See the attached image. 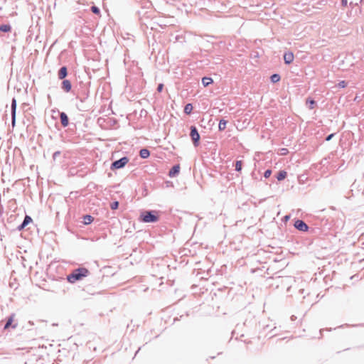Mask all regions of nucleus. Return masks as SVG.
Listing matches in <instances>:
<instances>
[{
    "label": "nucleus",
    "instance_id": "obj_16",
    "mask_svg": "<svg viewBox=\"0 0 364 364\" xmlns=\"http://www.w3.org/2000/svg\"><path fill=\"white\" fill-rule=\"evenodd\" d=\"M276 177L278 181H282L287 177V172L285 171H280Z\"/></svg>",
    "mask_w": 364,
    "mask_h": 364
},
{
    "label": "nucleus",
    "instance_id": "obj_3",
    "mask_svg": "<svg viewBox=\"0 0 364 364\" xmlns=\"http://www.w3.org/2000/svg\"><path fill=\"white\" fill-rule=\"evenodd\" d=\"M190 136L192 139L193 144L194 146L197 147L199 145V141L200 139L198 129L195 126H191L190 127Z\"/></svg>",
    "mask_w": 364,
    "mask_h": 364
},
{
    "label": "nucleus",
    "instance_id": "obj_20",
    "mask_svg": "<svg viewBox=\"0 0 364 364\" xmlns=\"http://www.w3.org/2000/svg\"><path fill=\"white\" fill-rule=\"evenodd\" d=\"M306 104L309 105L310 109H314L316 102L312 99H307Z\"/></svg>",
    "mask_w": 364,
    "mask_h": 364
},
{
    "label": "nucleus",
    "instance_id": "obj_23",
    "mask_svg": "<svg viewBox=\"0 0 364 364\" xmlns=\"http://www.w3.org/2000/svg\"><path fill=\"white\" fill-rule=\"evenodd\" d=\"M119 207V202L118 201H114L110 204V208L112 210H116Z\"/></svg>",
    "mask_w": 364,
    "mask_h": 364
},
{
    "label": "nucleus",
    "instance_id": "obj_18",
    "mask_svg": "<svg viewBox=\"0 0 364 364\" xmlns=\"http://www.w3.org/2000/svg\"><path fill=\"white\" fill-rule=\"evenodd\" d=\"M193 110V106L191 104L188 103L184 107V112L186 114H190Z\"/></svg>",
    "mask_w": 364,
    "mask_h": 364
},
{
    "label": "nucleus",
    "instance_id": "obj_2",
    "mask_svg": "<svg viewBox=\"0 0 364 364\" xmlns=\"http://www.w3.org/2000/svg\"><path fill=\"white\" fill-rule=\"evenodd\" d=\"M141 220L144 223H155L158 221L159 216L152 210L144 211L141 214Z\"/></svg>",
    "mask_w": 364,
    "mask_h": 364
},
{
    "label": "nucleus",
    "instance_id": "obj_17",
    "mask_svg": "<svg viewBox=\"0 0 364 364\" xmlns=\"http://www.w3.org/2000/svg\"><path fill=\"white\" fill-rule=\"evenodd\" d=\"M270 79L273 83H276L280 80L281 77L279 74L275 73L271 75Z\"/></svg>",
    "mask_w": 364,
    "mask_h": 364
},
{
    "label": "nucleus",
    "instance_id": "obj_28",
    "mask_svg": "<svg viewBox=\"0 0 364 364\" xmlns=\"http://www.w3.org/2000/svg\"><path fill=\"white\" fill-rule=\"evenodd\" d=\"M60 154H61V152L60 151H57L54 152L53 154V160H55L57 159V157L60 155Z\"/></svg>",
    "mask_w": 364,
    "mask_h": 364
},
{
    "label": "nucleus",
    "instance_id": "obj_1",
    "mask_svg": "<svg viewBox=\"0 0 364 364\" xmlns=\"http://www.w3.org/2000/svg\"><path fill=\"white\" fill-rule=\"evenodd\" d=\"M90 271L85 267H79L72 271L70 274L67 276V281L69 283L74 284L77 281L82 280L83 278L89 276Z\"/></svg>",
    "mask_w": 364,
    "mask_h": 364
},
{
    "label": "nucleus",
    "instance_id": "obj_21",
    "mask_svg": "<svg viewBox=\"0 0 364 364\" xmlns=\"http://www.w3.org/2000/svg\"><path fill=\"white\" fill-rule=\"evenodd\" d=\"M32 222V218L29 216L26 215L24 216V228L28 225L29 223Z\"/></svg>",
    "mask_w": 364,
    "mask_h": 364
},
{
    "label": "nucleus",
    "instance_id": "obj_25",
    "mask_svg": "<svg viewBox=\"0 0 364 364\" xmlns=\"http://www.w3.org/2000/svg\"><path fill=\"white\" fill-rule=\"evenodd\" d=\"M91 11L95 14H98L100 12V9L95 6L91 7Z\"/></svg>",
    "mask_w": 364,
    "mask_h": 364
},
{
    "label": "nucleus",
    "instance_id": "obj_4",
    "mask_svg": "<svg viewBox=\"0 0 364 364\" xmlns=\"http://www.w3.org/2000/svg\"><path fill=\"white\" fill-rule=\"evenodd\" d=\"M129 159L127 156H124L118 160L113 161L111 164L110 168L112 170L119 169L125 166L128 163Z\"/></svg>",
    "mask_w": 364,
    "mask_h": 364
},
{
    "label": "nucleus",
    "instance_id": "obj_14",
    "mask_svg": "<svg viewBox=\"0 0 364 364\" xmlns=\"http://www.w3.org/2000/svg\"><path fill=\"white\" fill-rule=\"evenodd\" d=\"M94 220V218L90 215H85L83 216V223L85 225L90 224Z\"/></svg>",
    "mask_w": 364,
    "mask_h": 364
},
{
    "label": "nucleus",
    "instance_id": "obj_13",
    "mask_svg": "<svg viewBox=\"0 0 364 364\" xmlns=\"http://www.w3.org/2000/svg\"><path fill=\"white\" fill-rule=\"evenodd\" d=\"M213 82V80L210 77H203L202 78V84L204 87H208Z\"/></svg>",
    "mask_w": 364,
    "mask_h": 364
},
{
    "label": "nucleus",
    "instance_id": "obj_9",
    "mask_svg": "<svg viewBox=\"0 0 364 364\" xmlns=\"http://www.w3.org/2000/svg\"><path fill=\"white\" fill-rule=\"evenodd\" d=\"M284 63L287 65L291 64L294 60V54L291 52L285 53L284 55Z\"/></svg>",
    "mask_w": 364,
    "mask_h": 364
},
{
    "label": "nucleus",
    "instance_id": "obj_7",
    "mask_svg": "<svg viewBox=\"0 0 364 364\" xmlns=\"http://www.w3.org/2000/svg\"><path fill=\"white\" fill-rule=\"evenodd\" d=\"M60 119L61 124L63 127H66L68 126L69 124V119L66 113L62 112H60Z\"/></svg>",
    "mask_w": 364,
    "mask_h": 364
},
{
    "label": "nucleus",
    "instance_id": "obj_33",
    "mask_svg": "<svg viewBox=\"0 0 364 364\" xmlns=\"http://www.w3.org/2000/svg\"><path fill=\"white\" fill-rule=\"evenodd\" d=\"M341 4L343 6H346L347 5V0H342L341 1Z\"/></svg>",
    "mask_w": 364,
    "mask_h": 364
},
{
    "label": "nucleus",
    "instance_id": "obj_34",
    "mask_svg": "<svg viewBox=\"0 0 364 364\" xmlns=\"http://www.w3.org/2000/svg\"><path fill=\"white\" fill-rule=\"evenodd\" d=\"M284 218H285V220H289V215H286V216L284 217Z\"/></svg>",
    "mask_w": 364,
    "mask_h": 364
},
{
    "label": "nucleus",
    "instance_id": "obj_29",
    "mask_svg": "<svg viewBox=\"0 0 364 364\" xmlns=\"http://www.w3.org/2000/svg\"><path fill=\"white\" fill-rule=\"evenodd\" d=\"M88 97V93H86L85 94V95L83 97H81V96H79L77 97L78 99H80V100L81 102H84Z\"/></svg>",
    "mask_w": 364,
    "mask_h": 364
},
{
    "label": "nucleus",
    "instance_id": "obj_12",
    "mask_svg": "<svg viewBox=\"0 0 364 364\" xmlns=\"http://www.w3.org/2000/svg\"><path fill=\"white\" fill-rule=\"evenodd\" d=\"M139 156L142 159H147L150 156V151L146 148L141 149L139 151Z\"/></svg>",
    "mask_w": 364,
    "mask_h": 364
},
{
    "label": "nucleus",
    "instance_id": "obj_27",
    "mask_svg": "<svg viewBox=\"0 0 364 364\" xmlns=\"http://www.w3.org/2000/svg\"><path fill=\"white\" fill-rule=\"evenodd\" d=\"M15 108H16V102H15V100H13V102H12V109H13V124H14Z\"/></svg>",
    "mask_w": 364,
    "mask_h": 364
},
{
    "label": "nucleus",
    "instance_id": "obj_11",
    "mask_svg": "<svg viewBox=\"0 0 364 364\" xmlns=\"http://www.w3.org/2000/svg\"><path fill=\"white\" fill-rule=\"evenodd\" d=\"M179 171H180L179 165H175L169 171L168 176L170 177H173L179 173Z\"/></svg>",
    "mask_w": 364,
    "mask_h": 364
},
{
    "label": "nucleus",
    "instance_id": "obj_15",
    "mask_svg": "<svg viewBox=\"0 0 364 364\" xmlns=\"http://www.w3.org/2000/svg\"><path fill=\"white\" fill-rule=\"evenodd\" d=\"M227 123V120L224 119H220L218 124L219 131H224L226 128Z\"/></svg>",
    "mask_w": 364,
    "mask_h": 364
},
{
    "label": "nucleus",
    "instance_id": "obj_24",
    "mask_svg": "<svg viewBox=\"0 0 364 364\" xmlns=\"http://www.w3.org/2000/svg\"><path fill=\"white\" fill-rule=\"evenodd\" d=\"M338 87L345 88L347 86V82L345 80H341L338 84Z\"/></svg>",
    "mask_w": 364,
    "mask_h": 364
},
{
    "label": "nucleus",
    "instance_id": "obj_6",
    "mask_svg": "<svg viewBox=\"0 0 364 364\" xmlns=\"http://www.w3.org/2000/svg\"><path fill=\"white\" fill-rule=\"evenodd\" d=\"M61 89L66 92H69L72 89V84L69 80L63 79L61 83Z\"/></svg>",
    "mask_w": 364,
    "mask_h": 364
},
{
    "label": "nucleus",
    "instance_id": "obj_31",
    "mask_svg": "<svg viewBox=\"0 0 364 364\" xmlns=\"http://www.w3.org/2000/svg\"><path fill=\"white\" fill-rule=\"evenodd\" d=\"M334 134H331L328 135V136H326V141H330V140L333 138V136H334Z\"/></svg>",
    "mask_w": 364,
    "mask_h": 364
},
{
    "label": "nucleus",
    "instance_id": "obj_22",
    "mask_svg": "<svg viewBox=\"0 0 364 364\" xmlns=\"http://www.w3.org/2000/svg\"><path fill=\"white\" fill-rule=\"evenodd\" d=\"M235 171H240L242 170V161H237L235 162Z\"/></svg>",
    "mask_w": 364,
    "mask_h": 364
},
{
    "label": "nucleus",
    "instance_id": "obj_30",
    "mask_svg": "<svg viewBox=\"0 0 364 364\" xmlns=\"http://www.w3.org/2000/svg\"><path fill=\"white\" fill-rule=\"evenodd\" d=\"M163 88H164V85L162 83H160L158 85L157 91L159 92H161L162 91Z\"/></svg>",
    "mask_w": 364,
    "mask_h": 364
},
{
    "label": "nucleus",
    "instance_id": "obj_5",
    "mask_svg": "<svg viewBox=\"0 0 364 364\" xmlns=\"http://www.w3.org/2000/svg\"><path fill=\"white\" fill-rule=\"evenodd\" d=\"M294 227L302 232H306L309 230V226L302 220H296L294 223Z\"/></svg>",
    "mask_w": 364,
    "mask_h": 364
},
{
    "label": "nucleus",
    "instance_id": "obj_10",
    "mask_svg": "<svg viewBox=\"0 0 364 364\" xmlns=\"http://www.w3.org/2000/svg\"><path fill=\"white\" fill-rule=\"evenodd\" d=\"M14 321V316H10L4 326V329H8L10 327H12L13 328H16V326H17V323L13 324Z\"/></svg>",
    "mask_w": 364,
    "mask_h": 364
},
{
    "label": "nucleus",
    "instance_id": "obj_19",
    "mask_svg": "<svg viewBox=\"0 0 364 364\" xmlns=\"http://www.w3.org/2000/svg\"><path fill=\"white\" fill-rule=\"evenodd\" d=\"M0 31L2 32H9L11 31V26L7 24L1 25Z\"/></svg>",
    "mask_w": 364,
    "mask_h": 364
},
{
    "label": "nucleus",
    "instance_id": "obj_32",
    "mask_svg": "<svg viewBox=\"0 0 364 364\" xmlns=\"http://www.w3.org/2000/svg\"><path fill=\"white\" fill-rule=\"evenodd\" d=\"M282 155H284V154H287V149H282Z\"/></svg>",
    "mask_w": 364,
    "mask_h": 364
},
{
    "label": "nucleus",
    "instance_id": "obj_26",
    "mask_svg": "<svg viewBox=\"0 0 364 364\" xmlns=\"http://www.w3.org/2000/svg\"><path fill=\"white\" fill-rule=\"evenodd\" d=\"M272 174V170L271 169H267L264 171V177L267 178H269Z\"/></svg>",
    "mask_w": 364,
    "mask_h": 364
},
{
    "label": "nucleus",
    "instance_id": "obj_8",
    "mask_svg": "<svg viewBox=\"0 0 364 364\" xmlns=\"http://www.w3.org/2000/svg\"><path fill=\"white\" fill-rule=\"evenodd\" d=\"M68 75V69L66 66H63L60 68L58 73V77L60 80H63Z\"/></svg>",
    "mask_w": 364,
    "mask_h": 364
},
{
    "label": "nucleus",
    "instance_id": "obj_35",
    "mask_svg": "<svg viewBox=\"0 0 364 364\" xmlns=\"http://www.w3.org/2000/svg\"><path fill=\"white\" fill-rule=\"evenodd\" d=\"M21 228H23V223L18 226V229L21 230Z\"/></svg>",
    "mask_w": 364,
    "mask_h": 364
}]
</instances>
